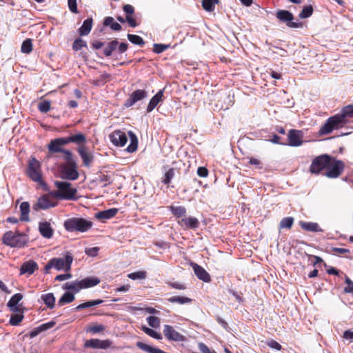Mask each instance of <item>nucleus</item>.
I'll return each instance as SVG.
<instances>
[{
    "label": "nucleus",
    "instance_id": "4be33fe9",
    "mask_svg": "<svg viewBox=\"0 0 353 353\" xmlns=\"http://www.w3.org/2000/svg\"><path fill=\"white\" fill-rule=\"evenodd\" d=\"M39 230L44 238L50 239L53 235V229L50 223L47 221L39 223Z\"/></svg>",
    "mask_w": 353,
    "mask_h": 353
},
{
    "label": "nucleus",
    "instance_id": "49530a36",
    "mask_svg": "<svg viewBox=\"0 0 353 353\" xmlns=\"http://www.w3.org/2000/svg\"><path fill=\"white\" fill-rule=\"evenodd\" d=\"M32 50V43L31 39H26L21 45V52L26 54H29Z\"/></svg>",
    "mask_w": 353,
    "mask_h": 353
},
{
    "label": "nucleus",
    "instance_id": "72a5a7b5",
    "mask_svg": "<svg viewBox=\"0 0 353 353\" xmlns=\"http://www.w3.org/2000/svg\"><path fill=\"white\" fill-rule=\"evenodd\" d=\"M41 299L44 302L47 307L52 309L54 307L55 297L52 293L42 294Z\"/></svg>",
    "mask_w": 353,
    "mask_h": 353
},
{
    "label": "nucleus",
    "instance_id": "c03bdc74",
    "mask_svg": "<svg viewBox=\"0 0 353 353\" xmlns=\"http://www.w3.org/2000/svg\"><path fill=\"white\" fill-rule=\"evenodd\" d=\"M141 330L146 334H148V336L154 338V339H162V336L160 333H158L157 332H155L154 330H153L151 328H149L146 326H142L141 327Z\"/></svg>",
    "mask_w": 353,
    "mask_h": 353
},
{
    "label": "nucleus",
    "instance_id": "ddd939ff",
    "mask_svg": "<svg viewBox=\"0 0 353 353\" xmlns=\"http://www.w3.org/2000/svg\"><path fill=\"white\" fill-rule=\"evenodd\" d=\"M163 334L169 341L183 342L185 340V337L177 332L173 327L169 325H165L163 328Z\"/></svg>",
    "mask_w": 353,
    "mask_h": 353
},
{
    "label": "nucleus",
    "instance_id": "774afa93",
    "mask_svg": "<svg viewBox=\"0 0 353 353\" xmlns=\"http://www.w3.org/2000/svg\"><path fill=\"white\" fill-rule=\"evenodd\" d=\"M104 330V326L102 325H97L92 327L90 330V332L93 333H98Z\"/></svg>",
    "mask_w": 353,
    "mask_h": 353
},
{
    "label": "nucleus",
    "instance_id": "e2e57ef3",
    "mask_svg": "<svg viewBox=\"0 0 353 353\" xmlns=\"http://www.w3.org/2000/svg\"><path fill=\"white\" fill-rule=\"evenodd\" d=\"M54 325V321H50L48 323H43L39 326L41 328L40 330H41L42 332L46 331L47 330L52 328Z\"/></svg>",
    "mask_w": 353,
    "mask_h": 353
},
{
    "label": "nucleus",
    "instance_id": "cd10ccee",
    "mask_svg": "<svg viewBox=\"0 0 353 353\" xmlns=\"http://www.w3.org/2000/svg\"><path fill=\"white\" fill-rule=\"evenodd\" d=\"M137 347L141 349V350L146 352L148 353H167L159 348L152 347L146 343H144L141 341H138L136 343Z\"/></svg>",
    "mask_w": 353,
    "mask_h": 353
},
{
    "label": "nucleus",
    "instance_id": "412c9836",
    "mask_svg": "<svg viewBox=\"0 0 353 353\" xmlns=\"http://www.w3.org/2000/svg\"><path fill=\"white\" fill-rule=\"evenodd\" d=\"M38 268L37 263L32 261L29 260L28 261L24 262L21 268H20V274H28L29 275L33 274L34 271Z\"/></svg>",
    "mask_w": 353,
    "mask_h": 353
},
{
    "label": "nucleus",
    "instance_id": "4468645a",
    "mask_svg": "<svg viewBox=\"0 0 353 353\" xmlns=\"http://www.w3.org/2000/svg\"><path fill=\"white\" fill-rule=\"evenodd\" d=\"M303 132L301 130L292 129L288 132V145L292 147L300 146L303 143Z\"/></svg>",
    "mask_w": 353,
    "mask_h": 353
},
{
    "label": "nucleus",
    "instance_id": "58836bf2",
    "mask_svg": "<svg viewBox=\"0 0 353 353\" xmlns=\"http://www.w3.org/2000/svg\"><path fill=\"white\" fill-rule=\"evenodd\" d=\"M170 210L177 218L184 216L186 214V208L183 206H170Z\"/></svg>",
    "mask_w": 353,
    "mask_h": 353
},
{
    "label": "nucleus",
    "instance_id": "bf43d9fd",
    "mask_svg": "<svg viewBox=\"0 0 353 353\" xmlns=\"http://www.w3.org/2000/svg\"><path fill=\"white\" fill-rule=\"evenodd\" d=\"M267 345L270 348L275 349L276 350H281L282 348L281 345L278 342H276V341H274V340H270V341H267Z\"/></svg>",
    "mask_w": 353,
    "mask_h": 353
},
{
    "label": "nucleus",
    "instance_id": "a18cd8bd",
    "mask_svg": "<svg viewBox=\"0 0 353 353\" xmlns=\"http://www.w3.org/2000/svg\"><path fill=\"white\" fill-rule=\"evenodd\" d=\"M313 11V7L311 5L304 6L301 12L299 13V17L301 19L307 18L312 14Z\"/></svg>",
    "mask_w": 353,
    "mask_h": 353
},
{
    "label": "nucleus",
    "instance_id": "de8ad7c7",
    "mask_svg": "<svg viewBox=\"0 0 353 353\" xmlns=\"http://www.w3.org/2000/svg\"><path fill=\"white\" fill-rule=\"evenodd\" d=\"M83 47H87V43L81 38H77L73 42L72 49L74 51H79Z\"/></svg>",
    "mask_w": 353,
    "mask_h": 353
},
{
    "label": "nucleus",
    "instance_id": "39448f33",
    "mask_svg": "<svg viewBox=\"0 0 353 353\" xmlns=\"http://www.w3.org/2000/svg\"><path fill=\"white\" fill-rule=\"evenodd\" d=\"M27 241L28 238L25 234L17 232H7L3 236V243L11 248L23 247Z\"/></svg>",
    "mask_w": 353,
    "mask_h": 353
},
{
    "label": "nucleus",
    "instance_id": "f03ea898",
    "mask_svg": "<svg viewBox=\"0 0 353 353\" xmlns=\"http://www.w3.org/2000/svg\"><path fill=\"white\" fill-rule=\"evenodd\" d=\"M57 190L52 192L54 197L59 199L76 201L77 190L72 187V184L65 181H56L54 183Z\"/></svg>",
    "mask_w": 353,
    "mask_h": 353
},
{
    "label": "nucleus",
    "instance_id": "0eeeda50",
    "mask_svg": "<svg viewBox=\"0 0 353 353\" xmlns=\"http://www.w3.org/2000/svg\"><path fill=\"white\" fill-rule=\"evenodd\" d=\"M345 168V164L342 161L337 160L331 157L330 162L327 165L325 176L330 179H334L339 176Z\"/></svg>",
    "mask_w": 353,
    "mask_h": 353
},
{
    "label": "nucleus",
    "instance_id": "2f4dec72",
    "mask_svg": "<svg viewBox=\"0 0 353 353\" xmlns=\"http://www.w3.org/2000/svg\"><path fill=\"white\" fill-rule=\"evenodd\" d=\"M63 288L64 290L73 291L75 293L79 292L83 289L80 281L67 282L64 284Z\"/></svg>",
    "mask_w": 353,
    "mask_h": 353
},
{
    "label": "nucleus",
    "instance_id": "9b49d317",
    "mask_svg": "<svg viewBox=\"0 0 353 353\" xmlns=\"http://www.w3.org/2000/svg\"><path fill=\"white\" fill-rule=\"evenodd\" d=\"M28 174L35 182L41 181V164L35 158H32L28 164Z\"/></svg>",
    "mask_w": 353,
    "mask_h": 353
},
{
    "label": "nucleus",
    "instance_id": "680f3d73",
    "mask_svg": "<svg viewBox=\"0 0 353 353\" xmlns=\"http://www.w3.org/2000/svg\"><path fill=\"white\" fill-rule=\"evenodd\" d=\"M197 174L201 177H206L208 175V170L205 167H199L197 169Z\"/></svg>",
    "mask_w": 353,
    "mask_h": 353
},
{
    "label": "nucleus",
    "instance_id": "603ef678",
    "mask_svg": "<svg viewBox=\"0 0 353 353\" xmlns=\"http://www.w3.org/2000/svg\"><path fill=\"white\" fill-rule=\"evenodd\" d=\"M128 277L133 280L144 279L146 277V272L145 271L132 272L128 274Z\"/></svg>",
    "mask_w": 353,
    "mask_h": 353
},
{
    "label": "nucleus",
    "instance_id": "a878e982",
    "mask_svg": "<svg viewBox=\"0 0 353 353\" xmlns=\"http://www.w3.org/2000/svg\"><path fill=\"white\" fill-rule=\"evenodd\" d=\"M93 20L92 18L85 19L82 26L79 29V33L81 36L88 35L92 29Z\"/></svg>",
    "mask_w": 353,
    "mask_h": 353
},
{
    "label": "nucleus",
    "instance_id": "c756f323",
    "mask_svg": "<svg viewBox=\"0 0 353 353\" xmlns=\"http://www.w3.org/2000/svg\"><path fill=\"white\" fill-rule=\"evenodd\" d=\"M82 288H88L98 285L100 283V279L97 277H86L80 281Z\"/></svg>",
    "mask_w": 353,
    "mask_h": 353
},
{
    "label": "nucleus",
    "instance_id": "6e6552de",
    "mask_svg": "<svg viewBox=\"0 0 353 353\" xmlns=\"http://www.w3.org/2000/svg\"><path fill=\"white\" fill-rule=\"evenodd\" d=\"M331 157L327 154H321L316 157L312 162L310 171L312 174H318L325 168L327 169V165L330 162Z\"/></svg>",
    "mask_w": 353,
    "mask_h": 353
},
{
    "label": "nucleus",
    "instance_id": "338daca9",
    "mask_svg": "<svg viewBox=\"0 0 353 353\" xmlns=\"http://www.w3.org/2000/svg\"><path fill=\"white\" fill-rule=\"evenodd\" d=\"M72 277V274L70 273L64 274H59L55 277L56 281H62L66 279H69Z\"/></svg>",
    "mask_w": 353,
    "mask_h": 353
},
{
    "label": "nucleus",
    "instance_id": "a211bd4d",
    "mask_svg": "<svg viewBox=\"0 0 353 353\" xmlns=\"http://www.w3.org/2000/svg\"><path fill=\"white\" fill-rule=\"evenodd\" d=\"M147 94L144 90H136L130 97L125 101L124 105L126 108L132 106L137 101L146 97Z\"/></svg>",
    "mask_w": 353,
    "mask_h": 353
},
{
    "label": "nucleus",
    "instance_id": "4c0bfd02",
    "mask_svg": "<svg viewBox=\"0 0 353 353\" xmlns=\"http://www.w3.org/2000/svg\"><path fill=\"white\" fill-rule=\"evenodd\" d=\"M219 3V0H202V6L208 12L214 10L215 5Z\"/></svg>",
    "mask_w": 353,
    "mask_h": 353
},
{
    "label": "nucleus",
    "instance_id": "37998d69",
    "mask_svg": "<svg viewBox=\"0 0 353 353\" xmlns=\"http://www.w3.org/2000/svg\"><path fill=\"white\" fill-rule=\"evenodd\" d=\"M70 141L72 143L81 145L84 143L86 141L85 137L82 133H78L74 135H71Z\"/></svg>",
    "mask_w": 353,
    "mask_h": 353
},
{
    "label": "nucleus",
    "instance_id": "a19ab883",
    "mask_svg": "<svg viewBox=\"0 0 353 353\" xmlns=\"http://www.w3.org/2000/svg\"><path fill=\"white\" fill-rule=\"evenodd\" d=\"M127 37L129 41L135 45H138L141 47L145 45L144 40L139 35L128 34Z\"/></svg>",
    "mask_w": 353,
    "mask_h": 353
},
{
    "label": "nucleus",
    "instance_id": "5701e85b",
    "mask_svg": "<svg viewBox=\"0 0 353 353\" xmlns=\"http://www.w3.org/2000/svg\"><path fill=\"white\" fill-rule=\"evenodd\" d=\"M163 90H160L150 101L147 107V112H152L154 108L162 101L163 96Z\"/></svg>",
    "mask_w": 353,
    "mask_h": 353
},
{
    "label": "nucleus",
    "instance_id": "79ce46f5",
    "mask_svg": "<svg viewBox=\"0 0 353 353\" xmlns=\"http://www.w3.org/2000/svg\"><path fill=\"white\" fill-rule=\"evenodd\" d=\"M294 219L292 217H285L281 219L279 223L280 229H290L293 225Z\"/></svg>",
    "mask_w": 353,
    "mask_h": 353
},
{
    "label": "nucleus",
    "instance_id": "bb28decb",
    "mask_svg": "<svg viewBox=\"0 0 353 353\" xmlns=\"http://www.w3.org/2000/svg\"><path fill=\"white\" fill-rule=\"evenodd\" d=\"M23 299V295L20 293L15 294L13 295L10 301L8 302V307H10V309L12 312H18L19 308L17 307V305L19 303V302Z\"/></svg>",
    "mask_w": 353,
    "mask_h": 353
},
{
    "label": "nucleus",
    "instance_id": "09e8293b",
    "mask_svg": "<svg viewBox=\"0 0 353 353\" xmlns=\"http://www.w3.org/2000/svg\"><path fill=\"white\" fill-rule=\"evenodd\" d=\"M23 319L22 314H14L11 315L10 319V323L12 325H18Z\"/></svg>",
    "mask_w": 353,
    "mask_h": 353
},
{
    "label": "nucleus",
    "instance_id": "3c124183",
    "mask_svg": "<svg viewBox=\"0 0 353 353\" xmlns=\"http://www.w3.org/2000/svg\"><path fill=\"white\" fill-rule=\"evenodd\" d=\"M147 321L150 326L154 328L159 327L160 325L159 318L154 316H150L147 318Z\"/></svg>",
    "mask_w": 353,
    "mask_h": 353
},
{
    "label": "nucleus",
    "instance_id": "1a4fd4ad",
    "mask_svg": "<svg viewBox=\"0 0 353 353\" xmlns=\"http://www.w3.org/2000/svg\"><path fill=\"white\" fill-rule=\"evenodd\" d=\"M67 163L61 168V174L63 179L68 180H76L79 177V172L77 170V163L70 157V160H65Z\"/></svg>",
    "mask_w": 353,
    "mask_h": 353
},
{
    "label": "nucleus",
    "instance_id": "0e129e2a",
    "mask_svg": "<svg viewBox=\"0 0 353 353\" xmlns=\"http://www.w3.org/2000/svg\"><path fill=\"white\" fill-rule=\"evenodd\" d=\"M55 140L62 146L71 143L70 137L58 138V139H55Z\"/></svg>",
    "mask_w": 353,
    "mask_h": 353
},
{
    "label": "nucleus",
    "instance_id": "f257e3e1",
    "mask_svg": "<svg viewBox=\"0 0 353 353\" xmlns=\"http://www.w3.org/2000/svg\"><path fill=\"white\" fill-rule=\"evenodd\" d=\"M349 118H353V105L345 106L340 113L328 118L320 128L319 134H328L334 130L343 128L347 123Z\"/></svg>",
    "mask_w": 353,
    "mask_h": 353
},
{
    "label": "nucleus",
    "instance_id": "c9c22d12",
    "mask_svg": "<svg viewBox=\"0 0 353 353\" xmlns=\"http://www.w3.org/2000/svg\"><path fill=\"white\" fill-rule=\"evenodd\" d=\"M168 301L172 303H178L180 305L190 303L192 299L188 297L173 296L168 299Z\"/></svg>",
    "mask_w": 353,
    "mask_h": 353
},
{
    "label": "nucleus",
    "instance_id": "dca6fc26",
    "mask_svg": "<svg viewBox=\"0 0 353 353\" xmlns=\"http://www.w3.org/2000/svg\"><path fill=\"white\" fill-rule=\"evenodd\" d=\"M112 345L111 341L100 340V339H90L87 340L85 343V347H92L94 349H107Z\"/></svg>",
    "mask_w": 353,
    "mask_h": 353
},
{
    "label": "nucleus",
    "instance_id": "e433bc0d",
    "mask_svg": "<svg viewBox=\"0 0 353 353\" xmlns=\"http://www.w3.org/2000/svg\"><path fill=\"white\" fill-rule=\"evenodd\" d=\"M74 300V296L70 292H65L58 301V305L63 306L66 303H72Z\"/></svg>",
    "mask_w": 353,
    "mask_h": 353
},
{
    "label": "nucleus",
    "instance_id": "20e7f679",
    "mask_svg": "<svg viewBox=\"0 0 353 353\" xmlns=\"http://www.w3.org/2000/svg\"><path fill=\"white\" fill-rule=\"evenodd\" d=\"M73 259L70 255H66L64 258H53L50 259L45 265L44 270L48 273L51 268H54L58 271H69L71 268V264Z\"/></svg>",
    "mask_w": 353,
    "mask_h": 353
},
{
    "label": "nucleus",
    "instance_id": "5fc2aeb1",
    "mask_svg": "<svg viewBox=\"0 0 353 353\" xmlns=\"http://www.w3.org/2000/svg\"><path fill=\"white\" fill-rule=\"evenodd\" d=\"M168 48V45L161 44V43H155L153 47V51L155 53L159 54L165 51Z\"/></svg>",
    "mask_w": 353,
    "mask_h": 353
},
{
    "label": "nucleus",
    "instance_id": "8fccbe9b",
    "mask_svg": "<svg viewBox=\"0 0 353 353\" xmlns=\"http://www.w3.org/2000/svg\"><path fill=\"white\" fill-rule=\"evenodd\" d=\"M38 109L41 112L46 113L50 110V101H43L40 102L38 105Z\"/></svg>",
    "mask_w": 353,
    "mask_h": 353
},
{
    "label": "nucleus",
    "instance_id": "6ab92c4d",
    "mask_svg": "<svg viewBox=\"0 0 353 353\" xmlns=\"http://www.w3.org/2000/svg\"><path fill=\"white\" fill-rule=\"evenodd\" d=\"M191 265L194 270L195 275L200 280H202L204 282H209L210 281V276L204 268L195 263H192Z\"/></svg>",
    "mask_w": 353,
    "mask_h": 353
},
{
    "label": "nucleus",
    "instance_id": "b1692460",
    "mask_svg": "<svg viewBox=\"0 0 353 353\" xmlns=\"http://www.w3.org/2000/svg\"><path fill=\"white\" fill-rule=\"evenodd\" d=\"M299 224L301 228L306 231L313 232H322L323 231L317 223L300 221Z\"/></svg>",
    "mask_w": 353,
    "mask_h": 353
},
{
    "label": "nucleus",
    "instance_id": "2eb2a0df",
    "mask_svg": "<svg viewBox=\"0 0 353 353\" xmlns=\"http://www.w3.org/2000/svg\"><path fill=\"white\" fill-rule=\"evenodd\" d=\"M109 137L112 144L118 147L125 145L128 141L125 133L121 130H114Z\"/></svg>",
    "mask_w": 353,
    "mask_h": 353
},
{
    "label": "nucleus",
    "instance_id": "473e14b6",
    "mask_svg": "<svg viewBox=\"0 0 353 353\" xmlns=\"http://www.w3.org/2000/svg\"><path fill=\"white\" fill-rule=\"evenodd\" d=\"M128 136L130 140V143L127 148V150L129 152H134L137 149L138 139L137 136L132 131L128 132Z\"/></svg>",
    "mask_w": 353,
    "mask_h": 353
},
{
    "label": "nucleus",
    "instance_id": "c85d7f7f",
    "mask_svg": "<svg viewBox=\"0 0 353 353\" xmlns=\"http://www.w3.org/2000/svg\"><path fill=\"white\" fill-rule=\"evenodd\" d=\"M21 217L22 221H29L30 204L27 201L22 202L20 205Z\"/></svg>",
    "mask_w": 353,
    "mask_h": 353
},
{
    "label": "nucleus",
    "instance_id": "864d4df0",
    "mask_svg": "<svg viewBox=\"0 0 353 353\" xmlns=\"http://www.w3.org/2000/svg\"><path fill=\"white\" fill-rule=\"evenodd\" d=\"M346 287L344 288V292L345 293H351L353 294V281L348 277L345 276Z\"/></svg>",
    "mask_w": 353,
    "mask_h": 353
},
{
    "label": "nucleus",
    "instance_id": "f8f14e48",
    "mask_svg": "<svg viewBox=\"0 0 353 353\" xmlns=\"http://www.w3.org/2000/svg\"><path fill=\"white\" fill-rule=\"evenodd\" d=\"M276 17L281 21L286 23V25L289 28H297L302 27L301 23H296L292 21V20L294 19V16L288 10H280L277 11L276 13Z\"/></svg>",
    "mask_w": 353,
    "mask_h": 353
},
{
    "label": "nucleus",
    "instance_id": "7c9ffc66",
    "mask_svg": "<svg viewBox=\"0 0 353 353\" xmlns=\"http://www.w3.org/2000/svg\"><path fill=\"white\" fill-rule=\"evenodd\" d=\"M103 25L105 26H110L114 31H120L122 29L121 26L117 22H115L114 18L112 17H106L104 19Z\"/></svg>",
    "mask_w": 353,
    "mask_h": 353
},
{
    "label": "nucleus",
    "instance_id": "7ed1b4c3",
    "mask_svg": "<svg viewBox=\"0 0 353 353\" xmlns=\"http://www.w3.org/2000/svg\"><path fill=\"white\" fill-rule=\"evenodd\" d=\"M63 226L68 232H85L92 228V223L83 218L72 217L66 219Z\"/></svg>",
    "mask_w": 353,
    "mask_h": 353
},
{
    "label": "nucleus",
    "instance_id": "aec40b11",
    "mask_svg": "<svg viewBox=\"0 0 353 353\" xmlns=\"http://www.w3.org/2000/svg\"><path fill=\"white\" fill-rule=\"evenodd\" d=\"M178 223L185 228L196 229L199 228V220L192 216L184 217L178 221Z\"/></svg>",
    "mask_w": 353,
    "mask_h": 353
},
{
    "label": "nucleus",
    "instance_id": "69168bd1",
    "mask_svg": "<svg viewBox=\"0 0 353 353\" xmlns=\"http://www.w3.org/2000/svg\"><path fill=\"white\" fill-rule=\"evenodd\" d=\"M123 11L127 14V15L132 16V14L134 12V8L130 4H126L123 8Z\"/></svg>",
    "mask_w": 353,
    "mask_h": 353
},
{
    "label": "nucleus",
    "instance_id": "ea45409f",
    "mask_svg": "<svg viewBox=\"0 0 353 353\" xmlns=\"http://www.w3.org/2000/svg\"><path fill=\"white\" fill-rule=\"evenodd\" d=\"M103 302V301L101 300V299L87 301V302H85L83 303H81V304L77 305L76 307L75 310H83V309H85L87 307L96 306V305H98L102 303Z\"/></svg>",
    "mask_w": 353,
    "mask_h": 353
},
{
    "label": "nucleus",
    "instance_id": "13d9d810",
    "mask_svg": "<svg viewBox=\"0 0 353 353\" xmlns=\"http://www.w3.org/2000/svg\"><path fill=\"white\" fill-rule=\"evenodd\" d=\"M99 250V248L98 247H93L85 249V252L90 256H95L97 255Z\"/></svg>",
    "mask_w": 353,
    "mask_h": 353
},
{
    "label": "nucleus",
    "instance_id": "052dcab7",
    "mask_svg": "<svg viewBox=\"0 0 353 353\" xmlns=\"http://www.w3.org/2000/svg\"><path fill=\"white\" fill-rule=\"evenodd\" d=\"M125 21L132 28H135L138 26L136 19L132 16L127 15Z\"/></svg>",
    "mask_w": 353,
    "mask_h": 353
},
{
    "label": "nucleus",
    "instance_id": "423d86ee",
    "mask_svg": "<svg viewBox=\"0 0 353 353\" xmlns=\"http://www.w3.org/2000/svg\"><path fill=\"white\" fill-rule=\"evenodd\" d=\"M52 194V192L49 194H43L37 199L35 204L33 205L32 208L34 210L38 211L39 210H47L57 205V201Z\"/></svg>",
    "mask_w": 353,
    "mask_h": 353
},
{
    "label": "nucleus",
    "instance_id": "9d476101",
    "mask_svg": "<svg viewBox=\"0 0 353 353\" xmlns=\"http://www.w3.org/2000/svg\"><path fill=\"white\" fill-rule=\"evenodd\" d=\"M48 148L49 150L48 157H50L51 154L61 153L62 154L61 157L64 160H70V157L72 156V152L65 150L61 145L55 139L52 140L50 143L48 145ZM57 157H61L60 155H56Z\"/></svg>",
    "mask_w": 353,
    "mask_h": 353
},
{
    "label": "nucleus",
    "instance_id": "f3484780",
    "mask_svg": "<svg viewBox=\"0 0 353 353\" xmlns=\"http://www.w3.org/2000/svg\"><path fill=\"white\" fill-rule=\"evenodd\" d=\"M78 152L83 160V165L90 167L94 160V156L88 151V148L84 145H81L78 148Z\"/></svg>",
    "mask_w": 353,
    "mask_h": 353
},
{
    "label": "nucleus",
    "instance_id": "393cba45",
    "mask_svg": "<svg viewBox=\"0 0 353 353\" xmlns=\"http://www.w3.org/2000/svg\"><path fill=\"white\" fill-rule=\"evenodd\" d=\"M118 212V209L111 208L103 211L98 212L95 214V217L97 219H109L114 217Z\"/></svg>",
    "mask_w": 353,
    "mask_h": 353
},
{
    "label": "nucleus",
    "instance_id": "6e6d98bb",
    "mask_svg": "<svg viewBox=\"0 0 353 353\" xmlns=\"http://www.w3.org/2000/svg\"><path fill=\"white\" fill-rule=\"evenodd\" d=\"M77 1V0H68L69 10L74 14L79 13Z\"/></svg>",
    "mask_w": 353,
    "mask_h": 353
},
{
    "label": "nucleus",
    "instance_id": "4d7b16f0",
    "mask_svg": "<svg viewBox=\"0 0 353 353\" xmlns=\"http://www.w3.org/2000/svg\"><path fill=\"white\" fill-rule=\"evenodd\" d=\"M174 176V170L170 169L168 172H165L164 179L163 180V183L165 184H168L172 177Z\"/></svg>",
    "mask_w": 353,
    "mask_h": 353
},
{
    "label": "nucleus",
    "instance_id": "f704fd0d",
    "mask_svg": "<svg viewBox=\"0 0 353 353\" xmlns=\"http://www.w3.org/2000/svg\"><path fill=\"white\" fill-rule=\"evenodd\" d=\"M119 42L117 40H113L109 42L105 48L103 49V54L105 57H110L112 52L114 51L118 47Z\"/></svg>",
    "mask_w": 353,
    "mask_h": 353
}]
</instances>
